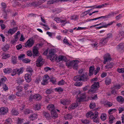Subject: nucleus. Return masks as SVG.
<instances>
[{
  "label": "nucleus",
  "mask_w": 124,
  "mask_h": 124,
  "mask_svg": "<svg viewBox=\"0 0 124 124\" xmlns=\"http://www.w3.org/2000/svg\"><path fill=\"white\" fill-rule=\"evenodd\" d=\"M89 79L88 76L86 73L83 74L81 75H78L75 76L74 78V79L76 81H87Z\"/></svg>",
  "instance_id": "obj_1"
},
{
  "label": "nucleus",
  "mask_w": 124,
  "mask_h": 124,
  "mask_svg": "<svg viewBox=\"0 0 124 124\" xmlns=\"http://www.w3.org/2000/svg\"><path fill=\"white\" fill-rule=\"evenodd\" d=\"M49 56L50 58V60L52 61H54L56 60L57 55L55 53L54 50L52 49H51L49 50Z\"/></svg>",
  "instance_id": "obj_2"
},
{
  "label": "nucleus",
  "mask_w": 124,
  "mask_h": 124,
  "mask_svg": "<svg viewBox=\"0 0 124 124\" xmlns=\"http://www.w3.org/2000/svg\"><path fill=\"white\" fill-rule=\"evenodd\" d=\"M23 68H21L19 69L16 68L14 69L13 70L12 73H11V75L12 76H14L16 74L19 75L23 73Z\"/></svg>",
  "instance_id": "obj_3"
},
{
  "label": "nucleus",
  "mask_w": 124,
  "mask_h": 124,
  "mask_svg": "<svg viewBox=\"0 0 124 124\" xmlns=\"http://www.w3.org/2000/svg\"><path fill=\"white\" fill-rule=\"evenodd\" d=\"M42 98V96L39 94H35L34 95H31L29 97L30 100H31L32 99H34L37 101H40Z\"/></svg>",
  "instance_id": "obj_4"
},
{
  "label": "nucleus",
  "mask_w": 124,
  "mask_h": 124,
  "mask_svg": "<svg viewBox=\"0 0 124 124\" xmlns=\"http://www.w3.org/2000/svg\"><path fill=\"white\" fill-rule=\"evenodd\" d=\"M34 43V40L31 39H29L24 44V47H31Z\"/></svg>",
  "instance_id": "obj_5"
},
{
  "label": "nucleus",
  "mask_w": 124,
  "mask_h": 124,
  "mask_svg": "<svg viewBox=\"0 0 124 124\" xmlns=\"http://www.w3.org/2000/svg\"><path fill=\"white\" fill-rule=\"evenodd\" d=\"M43 58L42 56H40L39 57L36 61V66L39 67L43 65L44 63V62L43 61Z\"/></svg>",
  "instance_id": "obj_6"
},
{
  "label": "nucleus",
  "mask_w": 124,
  "mask_h": 124,
  "mask_svg": "<svg viewBox=\"0 0 124 124\" xmlns=\"http://www.w3.org/2000/svg\"><path fill=\"white\" fill-rule=\"evenodd\" d=\"M50 79V77L48 75H44L43 80L41 82V84L43 85H45L48 84V80Z\"/></svg>",
  "instance_id": "obj_7"
},
{
  "label": "nucleus",
  "mask_w": 124,
  "mask_h": 124,
  "mask_svg": "<svg viewBox=\"0 0 124 124\" xmlns=\"http://www.w3.org/2000/svg\"><path fill=\"white\" fill-rule=\"evenodd\" d=\"M103 58L104 59L103 63L104 64H106L107 62L111 60L110 55L109 54H105L103 56Z\"/></svg>",
  "instance_id": "obj_8"
},
{
  "label": "nucleus",
  "mask_w": 124,
  "mask_h": 124,
  "mask_svg": "<svg viewBox=\"0 0 124 124\" xmlns=\"http://www.w3.org/2000/svg\"><path fill=\"white\" fill-rule=\"evenodd\" d=\"M33 53L32 56L34 57L37 56L39 55V54L37 48L36 46H34L33 47Z\"/></svg>",
  "instance_id": "obj_9"
},
{
  "label": "nucleus",
  "mask_w": 124,
  "mask_h": 124,
  "mask_svg": "<svg viewBox=\"0 0 124 124\" xmlns=\"http://www.w3.org/2000/svg\"><path fill=\"white\" fill-rule=\"evenodd\" d=\"M8 111L7 108L1 107L0 108V115H4L7 114Z\"/></svg>",
  "instance_id": "obj_10"
},
{
  "label": "nucleus",
  "mask_w": 124,
  "mask_h": 124,
  "mask_svg": "<svg viewBox=\"0 0 124 124\" xmlns=\"http://www.w3.org/2000/svg\"><path fill=\"white\" fill-rule=\"evenodd\" d=\"M66 57L60 55L58 57H57L56 61L57 62H59L61 61L66 60Z\"/></svg>",
  "instance_id": "obj_11"
},
{
  "label": "nucleus",
  "mask_w": 124,
  "mask_h": 124,
  "mask_svg": "<svg viewBox=\"0 0 124 124\" xmlns=\"http://www.w3.org/2000/svg\"><path fill=\"white\" fill-rule=\"evenodd\" d=\"M76 61H78L77 60H73L71 61H67L66 63V66H67L68 68L71 67L72 66H73V64H74V62Z\"/></svg>",
  "instance_id": "obj_12"
},
{
  "label": "nucleus",
  "mask_w": 124,
  "mask_h": 124,
  "mask_svg": "<svg viewBox=\"0 0 124 124\" xmlns=\"http://www.w3.org/2000/svg\"><path fill=\"white\" fill-rule=\"evenodd\" d=\"M47 108L48 110L51 111H53L55 110V108L54 105L52 104H49L47 106Z\"/></svg>",
  "instance_id": "obj_13"
},
{
  "label": "nucleus",
  "mask_w": 124,
  "mask_h": 124,
  "mask_svg": "<svg viewBox=\"0 0 124 124\" xmlns=\"http://www.w3.org/2000/svg\"><path fill=\"white\" fill-rule=\"evenodd\" d=\"M99 83L98 82H95L94 83V84L92 85L91 88V89H94L99 88Z\"/></svg>",
  "instance_id": "obj_14"
},
{
  "label": "nucleus",
  "mask_w": 124,
  "mask_h": 124,
  "mask_svg": "<svg viewBox=\"0 0 124 124\" xmlns=\"http://www.w3.org/2000/svg\"><path fill=\"white\" fill-rule=\"evenodd\" d=\"M25 78L26 81L28 83L30 82L31 80V77L30 75L29 74H26L25 75Z\"/></svg>",
  "instance_id": "obj_15"
},
{
  "label": "nucleus",
  "mask_w": 124,
  "mask_h": 124,
  "mask_svg": "<svg viewBox=\"0 0 124 124\" xmlns=\"http://www.w3.org/2000/svg\"><path fill=\"white\" fill-rule=\"evenodd\" d=\"M94 69V66H91L89 68V76H91L93 74Z\"/></svg>",
  "instance_id": "obj_16"
},
{
  "label": "nucleus",
  "mask_w": 124,
  "mask_h": 124,
  "mask_svg": "<svg viewBox=\"0 0 124 124\" xmlns=\"http://www.w3.org/2000/svg\"><path fill=\"white\" fill-rule=\"evenodd\" d=\"M124 37V31H122L120 32L118 35L116 37V39H119V40H121L122 38Z\"/></svg>",
  "instance_id": "obj_17"
},
{
  "label": "nucleus",
  "mask_w": 124,
  "mask_h": 124,
  "mask_svg": "<svg viewBox=\"0 0 124 124\" xmlns=\"http://www.w3.org/2000/svg\"><path fill=\"white\" fill-rule=\"evenodd\" d=\"M115 120V118L113 115H110L109 117V123L110 124L113 123Z\"/></svg>",
  "instance_id": "obj_18"
},
{
  "label": "nucleus",
  "mask_w": 124,
  "mask_h": 124,
  "mask_svg": "<svg viewBox=\"0 0 124 124\" xmlns=\"http://www.w3.org/2000/svg\"><path fill=\"white\" fill-rule=\"evenodd\" d=\"M108 39L106 38H103L102 39H101L100 41V44L101 45L102 44L103 45H104L106 44L108 42Z\"/></svg>",
  "instance_id": "obj_19"
},
{
  "label": "nucleus",
  "mask_w": 124,
  "mask_h": 124,
  "mask_svg": "<svg viewBox=\"0 0 124 124\" xmlns=\"http://www.w3.org/2000/svg\"><path fill=\"white\" fill-rule=\"evenodd\" d=\"M116 100L117 101L121 103L124 102V99L122 96H118L116 98Z\"/></svg>",
  "instance_id": "obj_20"
},
{
  "label": "nucleus",
  "mask_w": 124,
  "mask_h": 124,
  "mask_svg": "<svg viewBox=\"0 0 124 124\" xmlns=\"http://www.w3.org/2000/svg\"><path fill=\"white\" fill-rule=\"evenodd\" d=\"M51 113L52 117L53 118L55 119L58 117V115L57 114L55 110L53 111H51Z\"/></svg>",
  "instance_id": "obj_21"
},
{
  "label": "nucleus",
  "mask_w": 124,
  "mask_h": 124,
  "mask_svg": "<svg viewBox=\"0 0 124 124\" xmlns=\"http://www.w3.org/2000/svg\"><path fill=\"white\" fill-rule=\"evenodd\" d=\"M41 105L40 103H38L34 106V109L35 110H38L40 109Z\"/></svg>",
  "instance_id": "obj_22"
},
{
  "label": "nucleus",
  "mask_w": 124,
  "mask_h": 124,
  "mask_svg": "<svg viewBox=\"0 0 124 124\" xmlns=\"http://www.w3.org/2000/svg\"><path fill=\"white\" fill-rule=\"evenodd\" d=\"M3 71L5 73H9L11 72H13V70L12 69L9 68H6L3 69Z\"/></svg>",
  "instance_id": "obj_23"
},
{
  "label": "nucleus",
  "mask_w": 124,
  "mask_h": 124,
  "mask_svg": "<svg viewBox=\"0 0 124 124\" xmlns=\"http://www.w3.org/2000/svg\"><path fill=\"white\" fill-rule=\"evenodd\" d=\"M7 80V78L5 77H4L1 78L0 80V86L1 85H2L4 84H5V83Z\"/></svg>",
  "instance_id": "obj_24"
},
{
  "label": "nucleus",
  "mask_w": 124,
  "mask_h": 124,
  "mask_svg": "<svg viewBox=\"0 0 124 124\" xmlns=\"http://www.w3.org/2000/svg\"><path fill=\"white\" fill-rule=\"evenodd\" d=\"M43 115L46 118L48 119H49L51 117L49 114L47 112H43Z\"/></svg>",
  "instance_id": "obj_25"
},
{
  "label": "nucleus",
  "mask_w": 124,
  "mask_h": 124,
  "mask_svg": "<svg viewBox=\"0 0 124 124\" xmlns=\"http://www.w3.org/2000/svg\"><path fill=\"white\" fill-rule=\"evenodd\" d=\"M16 81L17 83L19 85H20L22 84L24 80L23 79L19 78H17Z\"/></svg>",
  "instance_id": "obj_26"
},
{
  "label": "nucleus",
  "mask_w": 124,
  "mask_h": 124,
  "mask_svg": "<svg viewBox=\"0 0 124 124\" xmlns=\"http://www.w3.org/2000/svg\"><path fill=\"white\" fill-rule=\"evenodd\" d=\"M113 23V22H111L110 23L107 24V25H103L101 26H99L98 27H96V29H100L101 28H103V27H107V26L108 25H112Z\"/></svg>",
  "instance_id": "obj_27"
},
{
  "label": "nucleus",
  "mask_w": 124,
  "mask_h": 124,
  "mask_svg": "<svg viewBox=\"0 0 124 124\" xmlns=\"http://www.w3.org/2000/svg\"><path fill=\"white\" fill-rule=\"evenodd\" d=\"M111 80L110 78H106L105 81L106 84L107 85H108L111 83Z\"/></svg>",
  "instance_id": "obj_28"
},
{
  "label": "nucleus",
  "mask_w": 124,
  "mask_h": 124,
  "mask_svg": "<svg viewBox=\"0 0 124 124\" xmlns=\"http://www.w3.org/2000/svg\"><path fill=\"white\" fill-rule=\"evenodd\" d=\"M92 112L91 111H90L89 112L87 113L86 115V116L87 118L90 117V118H93V116H92Z\"/></svg>",
  "instance_id": "obj_29"
},
{
  "label": "nucleus",
  "mask_w": 124,
  "mask_h": 124,
  "mask_svg": "<svg viewBox=\"0 0 124 124\" xmlns=\"http://www.w3.org/2000/svg\"><path fill=\"white\" fill-rule=\"evenodd\" d=\"M100 118L102 121H104L106 119V115L104 113L102 114L101 115Z\"/></svg>",
  "instance_id": "obj_30"
},
{
  "label": "nucleus",
  "mask_w": 124,
  "mask_h": 124,
  "mask_svg": "<svg viewBox=\"0 0 124 124\" xmlns=\"http://www.w3.org/2000/svg\"><path fill=\"white\" fill-rule=\"evenodd\" d=\"M96 114L95 113V114L96 115L95 118H94L93 119V121L94 122L96 123L98 122H99V120L98 118H97L98 115V112H96Z\"/></svg>",
  "instance_id": "obj_31"
},
{
  "label": "nucleus",
  "mask_w": 124,
  "mask_h": 124,
  "mask_svg": "<svg viewBox=\"0 0 124 124\" xmlns=\"http://www.w3.org/2000/svg\"><path fill=\"white\" fill-rule=\"evenodd\" d=\"M72 116L69 114L65 115L64 116V117L66 119L70 120L72 119Z\"/></svg>",
  "instance_id": "obj_32"
},
{
  "label": "nucleus",
  "mask_w": 124,
  "mask_h": 124,
  "mask_svg": "<svg viewBox=\"0 0 124 124\" xmlns=\"http://www.w3.org/2000/svg\"><path fill=\"white\" fill-rule=\"evenodd\" d=\"M78 106V104L73 103L70 106V108L72 109H74Z\"/></svg>",
  "instance_id": "obj_33"
},
{
  "label": "nucleus",
  "mask_w": 124,
  "mask_h": 124,
  "mask_svg": "<svg viewBox=\"0 0 124 124\" xmlns=\"http://www.w3.org/2000/svg\"><path fill=\"white\" fill-rule=\"evenodd\" d=\"M18 113L17 111L14 109H13L11 111V114L14 115H17L18 114Z\"/></svg>",
  "instance_id": "obj_34"
},
{
  "label": "nucleus",
  "mask_w": 124,
  "mask_h": 124,
  "mask_svg": "<svg viewBox=\"0 0 124 124\" xmlns=\"http://www.w3.org/2000/svg\"><path fill=\"white\" fill-rule=\"evenodd\" d=\"M9 48V46L8 45H6L3 47L2 48V49L4 51H5L8 50Z\"/></svg>",
  "instance_id": "obj_35"
},
{
  "label": "nucleus",
  "mask_w": 124,
  "mask_h": 124,
  "mask_svg": "<svg viewBox=\"0 0 124 124\" xmlns=\"http://www.w3.org/2000/svg\"><path fill=\"white\" fill-rule=\"evenodd\" d=\"M81 120L82 123L84 124H89L90 123V121L87 119H82Z\"/></svg>",
  "instance_id": "obj_36"
},
{
  "label": "nucleus",
  "mask_w": 124,
  "mask_h": 124,
  "mask_svg": "<svg viewBox=\"0 0 124 124\" xmlns=\"http://www.w3.org/2000/svg\"><path fill=\"white\" fill-rule=\"evenodd\" d=\"M11 60L13 64H15L16 63V58L14 56H13L11 58Z\"/></svg>",
  "instance_id": "obj_37"
},
{
  "label": "nucleus",
  "mask_w": 124,
  "mask_h": 124,
  "mask_svg": "<svg viewBox=\"0 0 124 124\" xmlns=\"http://www.w3.org/2000/svg\"><path fill=\"white\" fill-rule=\"evenodd\" d=\"M37 115L35 114H33L30 115V117L31 118H32V120L37 118Z\"/></svg>",
  "instance_id": "obj_38"
},
{
  "label": "nucleus",
  "mask_w": 124,
  "mask_h": 124,
  "mask_svg": "<svg viewBox=\"0 0 124 124\" xmlns=\"http://www.w3.org/2000/svg\"><path fill=\"white\" fill-rule=\"evenodd\" d=\"M2 85V88L4 91H6L8 90V88L7 86V85L6 84H4L3 85Z\"/></svg>",
  "instance_id": "obj_39"
},
{
  "label": "nucleus",
  "mask_w": 124,
  "mask_h": 124,
  "mask_svg": "<svg viewBox=\"0 0 124 124\" xmlns=\"http://www.w3.org/2000/svg\"><path fill=\"white\" fill-rule=\"evenodd\" d=\"M113 65L114 64L113 63H111L109 64L108 63V64L105 66V67L107 68L111 69L113 67Z\"/></svg>",
  "instance_id": "obj_40"
},
{
  "label": "nucleus",
  "mask_w": 124,
  "mask_h": 124,
  "mask_svg": "<svg viewBox=\"0 0 124 124\" xmlns=\"http://www.w3.org/2000/svg\"><path fill=\"white\" fill-rule=\"evenodd\" d=\"M54 90L58 92H62L63 91V89L61 87L56 88L54 89Z\"/></svg>",
  "instance_id": "obj_41"
},
{
  "label": "nucleus",
  "mask_w": 124,
  "mask_h": 124,
  "mask_svg": "<svg viewBox=\"0 0 124 124\" xmlns=\"http://www.w3.org/2000/svg\"><path fill=\"white\" fill-rule=\"evenodd\" d=\"M116 110L115 108H113L112 109H110L108 111V113L109 114H112L114 112L116 111Z\"/></svg>",
  "instance_id": "obj_42"
},
{
  "label": "nucleus",
  "mask_w": 124,
  "mask_h": 124,
  "mask_svg": "<svg viewBox=\"0 0 124 124\" xmlns=\"http://www.w3.org/2000/svg\"><path fill=\"white\" fill-rule=\"evenodd\" d=\"M96 104L94 102L91 103H90L89 105L90 108L91 109L95 107Z\"/></svg>",
  "instance_id": "obj_43"
},
{
  "label": "nucleus",
  "mask_w": 124,
  "mask_h": 124,
  "mask_svg": "<svg viewBox=\"0 0 124 124\" xmlns=\"http://www.w3.org/2000/svg\"><path fill=\"white\" fill-rule=\"evenodd\" d=\"M50 81L52 82L53 84H55L56 81V79L53 77H52L51 78H50Z\"/></svg>",
  "instance_id": "obj_44"
},
{
  "label": "nucleus",
  "mask_w": 124,
  "mask_h": 124,
  "mask_svg": "<svg viewBox=\"0 0 124 124\" xmlns=\"http://www.w3.org/2000/svg\"><path fill=\"white\" fill-rule=\"evenodd\" d=\"M77 62H75L73 66V69L76 70H77L78 69V64L77 63Z\"/></svg>",
  "instance_id": "obj_45"
},
{
  "label": "nucleus",
  "mask_w": 124,
  "mask_h": 124,
  "mask_svg": "<svg viewBox=\"0 0 124 124\" xmlns=\"http://www.w3.org/2000/svg\"><path fill=\"white\" fill-rule=\"evenodd\" d=\"M23 119L21 118H18L17 120V124H21L23 122Z\"/></svg>",
  "instance_id": "obj_46"
},
{
  "label": "nucleus",
  "mask_w": 124,
  "mask_h": 124,
  "mask_svg": "<svg viewBox=\"0 0 124 124\" xmlns=\"http://www.w3.org/2000/svg\"><path fill=\"white\" fill-rule=\"evenodd\" d=\"M105 105L108 106V107H110L112 106L113 104L110 102L107 101H106Z\"/></svg>",
  "instance_id": "obj_47"
},
{
  "label": "nucleus",
  "mask_w": 124,
  "mask_h": 124,
  "mask_svg": "<svg viewBox=\"0 0 124 124\" xmlns=\"http://www.w3.org/2000/svg\"><path fill=\"white\" fill-rule=\"evenodd\" d=\"M65 83V81L63 80H62L58 82V84L60 85H62L64 84Z\"/></svg>",
  "instance_id": "obj_48"
},
{
  "label": "nucleus",
  "mask_w": 124,
  "mask_h": 124,
  "mask_svg": "<svg viewBox=\"0 0 124 124\" xmlns=\"http://www.w3.org/2000/svg\"><path fill=\"white\" fill-rule=\"evenodd\" d=\"M1 5L3 7V10L5 12V9L7 7V6L5 3L4 2L1 3Z\"/></svg>",
  "instance_id": "obj_49"
},
{
  "label": "nucleus",
  "mask_w": 124,
  "mask_h": 124,
  "mask_svg": "<svg viewBox=\"0 0 124 124\" xmlns=\"http://www.w3.org/2000/svg\"><path fill=\"white\" fill-rule=\"evenodd\" d=\"M124 44L123 43H121L119 44L117 46V48L118 49H122L124 46Z\"/></svg>",
  "instance_id": "obj_50"
},
{
  "label": "nucleus",
  "mask_w": 124,
  "mask_h": 124,
  "mask_svg": "<svg viewBox=\"0 0 124 124\" xmlns=\"http://www.w3.org/2000/svg\"><path fill=\"white\" fill-rule=\"evenodd\" d=\"M74 85L76 86H81L82 85V84L81 82H77L75 83L74 84Z\"/></svg>",
  "instance_id": "obj_51"
},
{
  "label": "nucleus",
  "mask_w": 124,
  "mask_h": 124,
  "mask_svg": "<svg viewBox=\"0 0 124 124\" xmlns=\"http://www.w3.org/2000/svg\"><path fill=\"white\" fill-rule=\"evenodd\" d=\"M10 56V55L9 54H5L4 55H3V58L4 59H6L8 58Z\"/></svg>",
  "instance_id": "obj_52"
},
{
  "label": "nucleus",
  "mask_w": 124,
  "mask_h": 124,
  "mask_svg": "<svg viewBox=\"0 0 124 124\" xmlns=\"http://www.w3.org/2000/svg\"><path fill=\"white\" fill-rule=\"evenodd\" d=\"M100 68L99 67H97L96 68V70H94V75H96L97 73L100 70Z\"/></svg>",
  "instance_id": "obj_53"
},
{
  "label": "nucleus",
  "mask_w": 124,
  "mask_h": 124,
  "mask_svg": "<svg viewBox=\"0 0 124 124\" xmlns=\"http://www.w3.org/2000/svg\"><path fill=\"white\" fill-rule=\"evenodd\" d=\"M26 71L30 73L31 75V73L33 72V70L30 67L26 69Z\"/></svg>",
  "instance_id": "obj_54"
},
{
  "label": "nucleus",
  "mask_w": 124,
  "mask_h": 124,
  "mask_svg": "<svg viewBox=\"0 0 124 124\" xmlns=\"http://www.w3.org/2000/svg\"><path fill=\"white\" fill-rule=\"evenodd\" d=\"M25 55L24 54H21L18 57L19 60H20L22 59L24 57Z\"/></svg>",
  "instance_id": "obj_55"
},
{
  "label": "nucleus",
  "mask_w": 124,
  "mask_h": 124,
  "mask_svg": "<svg viewBox=\"0 0 124 124\" xmlns=\"http://www.w3.org/2000/svg\"><path fill=\"white\" fill-rule=\"evenodd\" d=\"M117 71L119 73H123L124 72V68H118L117 69Z\"/></svg>",
  "instance_id": "obj_56"
},
{
  "label": "nucleus",
  "mask_w": 124,
  "mask_h": 124,
  "mask_svg": "<svg viewBox=\"0 0 124 124\" xmlns=\"http://www.w3.org/2000/svg\"><path fill=\"white\" fill-rule=\"evenodd\" d=\"M30 60L27 58H25L23 60V62L25 63H28L30 61Z\"/></svg>",
  "instance_id": "obj_57"
},
{
  "label": "nucleus",
  "mask_w": 124,
  "mask_h": 124,
  "mask_svg": "<svg viewBox=\"0 0 124 124\" xmlns=\"http://www.w3.org/2000/svg\"><path fill=\"white\" fill-rule=\"evenodd\" d=\"M8 34H10L11 35L13 34L14 33V32L13 31V29H10L8 31Z\"/></svg>",
  "instance_id": "obj_58"
},
{
  "label": "nucleus",
  "mask_w": 124,
  "mask_h": 124,
  "mask_svg": "<svg viewBox=\"0 0 124 124\" xmlns=\"http://www.w3.org/2000/svg\"><path fill=\"white\" fill-rule=\"evenodd\" d=\"M16 89L19 92H21L23 90V87L20 85H18Z\"/></svg>",
  "instance_id": "obj_59"
},
{
  "label": "nucleus",
  "mask_w": 124,
  "mask_h": 124,
  "mask_svg": "<svg viewBox=\"0 0 124 124\" xmlns=\"http://www.w3.org/2000/svg\"><path fill=\"white\" fill-rule=\"evenodd\" d=\"M63 42L66 45H68L69 46L70 45L69 42L68 41L67 39H64L63 40Z\"/></svg>",
  "instance_id": "obj_60"
},
{
  "label": "nucleus",
  "mask_w": 124,
  "mask_h": 124,
  "mask_svg": "<svg viewBox=\"0 0 124 124\" xmlns=\"http://www.w3.org/2000/svg\"><path fill=\"white\" fill-rule=\"evenodd\" d=\"M60 102L63 105H65L68 104L67 103V101H66V100H61V101Z\"/></svg>",
  "instance_id": "obj_61"
},
{
  "label": "nucleus",
  "mask_w": 124,
  "mask_h": 124,
  "mask_svg": "<svg viewBox=\"0 0 124 124\" xmlns=\"http://www.w3.org/2000/svg\"><path fill=\"white\" fill-rule=\"evenodd\" d=\"M54 20L58 23H60L61 19L59 18L55 17Z\"/></svg>",
  "instance_id": "obj_62"
},
{
  "label": "nucleus",
  "mask_w": 124,
  "mask_h": 124,
  "mask_svg": "<svg viewBox=\"0 0 124 124\" xmlns=\"http://www.w3.org/2000/svg\"><path fill=\"white\" fill-rule=\"evenodd\" d=\"M44 70L46 72H47L49 70H51L52 68L48 67H46L44 68Z\"/></svg>",
  "instance_id": "obj_63"
},
{
  "label": "nucleus",
  "mask_w": 124,
  "mask_h": 124,
  "mask_svg": "<svg viewBox=\"0 0 124 124\" xmlns=\"http://www.w3.org/2000/svg\"><path fill=\"white\" fill-rule=\"evenodd\" d=\"M29 85L28 84H26L24 85L23 88L25 90H27L29 87Z\"/></svg>",
  "instance_id": "obj_64"
}]
</instances>
